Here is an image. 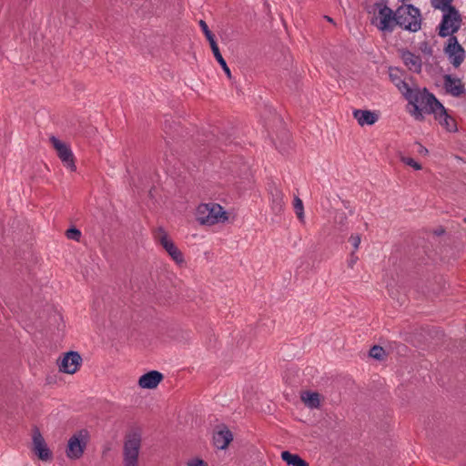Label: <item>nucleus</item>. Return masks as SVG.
I'll use <instances>...</instances> for the list:
<instances>
[{
	"instance_id": "nucleus-22",
	"label": "nucleus",
	"mask_w": 466,
	"mask_h": 466,
	"mask_svg": "<svg viewBox=\"0 0 466 466\" xmlns=\"http://www.w3.org/2000/svg\"><path fill=\"white\" fill-rule=\"evenodd\" d=\"M293 207L297 218L301 223H305L304 206L302 200L299 197L294 198Z\"/></svg>"
},
{
	"instance_id": "nucleus-32",
	"label": "nucleus",
	"mask_w": 466,
	"mask_h": 466,
	"mask_svg": "<svg viewBox=\"0 0 466 466\" xmlns=\"http://www.w3.org/2000/svg\"><path fill=\"white\" fill-rule=\"evenodd\" d=\"M206 37H207V39L208 40V42L210 44V47L212 49V52L215 51V50L219 49L218 45H217V43H216V41H215L214 35L211 32L207 34Z\"/></svg>"
},
{
	"instance_id": "nucleus-33",
	"label": "nucleus",
	"mask_w": 466,
	"mask_h": 466,
	"mask_svg": "<svg viewBox=\"0 0 466 466\" xmlns=\"http://www.w3.org/2000/svg\"><path fill=\"white\" fill-rule=\"evenodd\" d=\"M199 25H200V27H201V29H202V31H203V33L205 34V35H206L207 34H208V33H210V32H211V31L208 29V25H207V23H206L205 21L200 20V21H199Z\"/></svg>"
},
{
	"instance_id": "nucleus-29",
	"label": "nucleus",
	"mask_w": 466,
	"mask_h": 466,
	"mask_svg": "<svg viewBox=\"0 0 466 466\" xmlns=\"http://www.w3.org/2000/svg\"><path fill=\"white\" fill-rule=\"evenodd\" d=\"M401 161H402L404 164H406V165H408V166H410V167H413L415 170H420V169H421V166H420V164H419L417 161H415V160H414L413 158H411V157H401Z\"/></svg>"
},
{
	"instance_id": "nucleus-11",
	"label": "nucleus",
	"mask_w": 466,
	"mask_h": 466,
	"mask_svg": "<svg viewBox=\"0 0 466 466\" xmlns=\"http://www.w3.org/2000/svg\"><path fill=\"white\" fill-rule=\"evenodd\" d=\"M32 450L37 458L43 461H47L52 459V452L37 429L34 430L32 434Z\"/></svg>"
},
{
	"instance_id": "nucleus-28",
	"label": "nucleus",
	"mask_w": 466,
	"mask_h": 466,
	"mask_svg": "<svg viewBox=\"0 0 466 466\" xmlns=\"http://www.w3.org/2000/svg\"><path fill=\"white\" fill-rule=\"evenodd\" d=\"M349 242L352 245L353 247V251L356 252V250H358V248H360V242H361V237L360 234H352L350 235V237L349 238Z\"/></svg>"
},
{
	"instance_id": "nucleus-15",
	"label": "nucleus",
	"mask_w": 466,
	"mask_h": 466,
	"mask_svg": "<svg viewBox=\"0 0 466 466\" xmlns=\"http://www.w3.org/2000/svg\"><path fill=\"white\" fill-rule=\"evenodd\" d=\"M443 85L446 91L453 96H459L465 91L461 80L451 75H445L443 77Z\"/></svg>"
},
{
	"instance_id": "nucleus-10",
	"label": "nucleus",
	"mask_w": 466,
	"mask_h": 466,
	"mask_svg": "<svg viewBox=\"0 0 466 466\" xmlns=\"http://www.w3.org/2000/svg\"><path fill=\"white\" fill-rule=\"evenodd\" d=\"M444 52L447 55L450 62L458 67L465 58V51L459 44L455 36L449 37L447 44L444 47Z\"/></svg>"
},
{
	"instance_id": "nucleus-17",
	"label": "nucleus",
	"mask_w": 466,
	"mask_h": 466,
	"mask_svg": "<svg viewBox=\"0 0 466 466\" xmlns=\"http://www.w3.org/2000/svg\"><path fill=\"white\" fill-rule=\"evenodd\" d=\"M401 59L409 70L415 73L420 72L422 62L420 56H417L410 51H403L401 53Z\"/></svg>"
},
{
	"instance_id": "nucleus-34",
	"label": "nucleus",
	"mask_w": 466,
	"mask_h": 466,
	"mask_svg": "<svg viewBox=\"0 0 466 466\" xmlns=\"http://www.w3.org/2000/svg\"><path fill=\"white\" fill-rule=\"evenodd\" d=\"M419 152L420 154H427L428 153V149L422 146H420V149H419Z\"/></svg>"
},
{
	"instance_id": "nucleus-13",
	"label": "nucleus",
	"mask_w": 466,
	"mask_h": 466,
	"mask_svg": "<svg viewBox=\"0 0 466 466\" xmlns=\"http://www.w3.org/2000/svg\"><path fill=\"white\" fill-rule=\"evenodd\" d=\"M439 124L449 132L457 131V125L453 117L448 115L446 108L441 103L432 113Z\"/></svg>"
},
{
	"instance_id": "nucleus-27",
	"label": "nucleus",
	"mask_w": 466,
	"mask_h": 466,
	"mask_svg": "<svg viewBox=\"0 0 466 466\" xmlns=\"http://www.w3.org/2000/svg\"><path fill=\"white\" fill-rule=\"evenodd\" d=\"M66 235L67 238H69V239L79 241L80 237H81V232L76 228H71L66 230Z\"/></svg>"
},
{
	"instance_id": "nucleus-21",
	"label": "nucleus",
	"mask_w": 466,
	"mask_h": 466,
	"mask_svg": "<svg viewBox=\"0 0 466 466\" xmlns=\"http://www.w3.org/2000/svg\"><path fill=\"white\" fill-rule=\"evenodd\" d=\"M390 78L402 96L404 95V93L408 92V88L410 86L406 81L400 78V76H399V72L397 70H390Z\"/></svg>"
},
{
	"instance_id": "nucleus-4",
	"label": "nucleus",
	"mask_w": 466,
	"mask_h": 466,
	"mask_svg": "<svg viewBox=\"0 0 466 466\" xmlns=\"http://www.w3.org/2000/svg\"><path fill=\"white\" fill-rule=\"evenodd\" d=\"M420 13L411 5H401L396 10V25L405 30L417 32L420 29Z\"/></svg>"
},
{
	"instance_id": "nucleus-14",
	"label": "nucleus",
	"mask_w": 466,
	"mask_h": 466,
	"mask_svg": "<svg viewBox=\"0 0 466 466\" xmlns=\"http://www.w3.org/2000/svg\"><path fill=\"white\" fill-rule=\"evenodd\" d=\"M163 375L157 370H151L143 374L138 380V386L141 389L153 390L156 389L162 381Z\"/></svg>"
},
{
	"instance_id": "nucleus-30",
	"label": "nucleus",
	"mask_w": 466,
	"mask_h": 466,
	"mask_svg": "<svg viewBox=\"0 0 466 466\" xmlns=\"http://www.w3.org/2000/svg\"><path fill=\"white\" fill-rule=\"evenodd\" d=\"M187 466H208V464L199 458H192L187 461Z\"/></svg>"
},
{
	"instance_id": "nucleus-3",
	"label": "nucleus",
	"mask_w": 466,
	"mask_h": 466,
	"mask_svg": "<svg viewBox=\"0 0 466 466\" xmlns=\"http://www.w3.org/2000/svg\"><path fill=\"white\" fill-rule=\"evenodd\" d=\"M141 445L142 436L140 432L134 431L126 435L123 446L124 466H140L139 453Z\"/></svg>"
},
{
	"instance_id": "nucleus-20",
	"label": "nucleus",
	"mask_w": 466,
	"mask_h": 466,
	"mask_svg": "<svg viewBox=\"0 0 466 466\" xmlns=\"http://www.w3.org/2000/svg\"><path fill=\"white\" fill-rule=\"evenodd\" d=\"M280 457L289 466H309L299 455L288 451H282Z\"/></svg>"
},
{
	"instance_id": "nucleus-2",
	"label": "nucleus",
	"mask_w": 466,
	"mask_h": 466,
	"mask_svg": "<svg viewBox=\"0 0 466 466\" xmlns=\"http://www.w3.org/2000/svg\"><path fill=\"white\" fill-rule=\"evenodd\" d=\"M198 221L202 225L213 226L228 220V212L218 203L200 204L196 212Z\"/></svg>"
},
{
	"instance_id": "nucleus-9",
	"label": "nucleus",
	"mask_w": 466,
	"mask_h": 466,
	"mask_svg": "<svg viewBox=\"0 0 466 466\" xmlns=\"http://www.w3.org/2000/svg\"><path fill=\"white\" fill-rule=\"evenodd\" d=\"M49 141L64 166L71 171H76L75 157L69 145L54 136L50 137Z\"/></svg>"
},
{
	"instance_id": "nucleus-19",
	"label": "nucleus",
	"mask_w": 466,
	"mask_h": 466,
	"mask_svg": "<svg viewBox=\"0 0 466 466\" xmlns=\"http://www.w3.org/2000/svg\"><path fill=\"white\" fill-rule=\"evenodd\" d=\"M301 400L309 409H319L321 402V395L315 391H304L301 393Z\"/></svg>"
},
{
	"instance_id": "nucleus-1",
	"label": "nucleus",
	"mask_w": 466,
	"mask_h": 466,
	"mask_svg": "<svg viewBox=\"0 0 466 466\" xmlns=\"http://www.w3.org/2000/svg\"><path fill=\"white\" fill-rule=\"evenodd\" d=\"M403 96L411 106L409 113L414 119L421 121L424 119L423 114H432L441 102L436 96L430 93L426 88H420L417 86H410L408 92Z\"/></svg>"
},
{
	"instance_id": "nucleus-31",
	"label": "nucleus",
	"mask_w": 466,
	"mask_h": 466,
	"mask_svg": "<svg viewBox=\"0 0 466 466\" xmlns=\"http://www.w3.org/2000/svg\"><path fill=\"white\" fill-rule=\"evenodd\" d=\"M358 260H359V257L355 254L354 251H352L350 254L349 258L347 260L348 267L350 268H353L354 266L356 265V263L358 262Z\"/></svg>"
},
{
	"instance_id": "nucleus-7",
	"label": "nucleus",
	"mask_w": 466,
	"mask_h": 466,
	"mask_svg": "<svg viewBox=\"0 0 466 466\" xmlns=\"http://www.w3.org/2000/svg\"><path fill=\"white\" fill-rule=\"evenodd\" d=\"M371 23L380 31L383 33H391L397 26L396 11L393 12L386 5H379L378 12L374 15Z\"/></svg>"
},
{
	"instance_id": "nucleus-6",
	"label": "nucleus",
	"mask_w": 466,
	"mask_h": 466,
	"mask_svg": "<svg viewBox=\"0 0 466 466\" xmlns=\"http://www.w3.org/2000/svg\"><path fill=\"white\" fill-rule=\"evenodd\" d=\"M442 12L443 15L439 25V35L441 37L453 36L452 35L461 27V15L454 7L442 10Z\"/></svg>"
},
{
	"instance_id": "nucleus-23",
	"label": "nucleus",
	"mask_w": 466,
	"mask_h": 466,
	"mask_svg": "<svg viewBox=\"0 0 466 466\" xmlns=\"http://www.w3.org/2000/svg\"><path fill=\"white\" fill-rule=\"evenodd\" d=\"M213 55L216 58V60L218 62V64L221 66L223 71L226 73L227 76L230 79L231 78V72L229 67L228 66L225 59L223 58L222 55L220 54L219 49L213 51Z\"/></svg>"
},
{
	"instance_id": "nucleus-8",
	"label": "nucleus",
	"mask_w": 466,
	"mask_h": 466,
	"mask_svg": "<svg viewBox=\"0 0 466 466\" xmlns=\"http://www.w3.org/2000/svg\"><path fill=\"white\" fill-rule=\"evenodd\" d=\"M87 433L85 431H80L72 435L66 445V455L69 460L76 461L80 459L87 445Z\"/></svg>"
},
{
	"instance_id": "nucleus-12",
	"label": "nucleus",
	"mask_w": 466,
	"mask_h": 466,
	"mask_svg": "<svg viewBox=\"0 0 466 466\" xmlns=\"http://www.w3.org/2000/svg\"><path fill=\"white\" fill-rule=\"evenodd\" d=\"M82 362L80 354L76 351H69L66 353L59 362V370L67 373H76Z\"/></svg>"
},
{
	"instance_id": "nucleus-24",
	"label": "nucleus",
	"mask_w": 466,
	"mask_h": 466,
	"mask_svg": "<svg viewBox=\"0 0 466 466\" xmlns=\"http://www.w3.org/2000/svg\"><path fill=\"white\" fill-rule=\"evenodd\" d=\"M452 0H431V5L436 9L446 10L448 8H452L451 5Z\"/></svg>"
},
{
	"instance_id": "nucleus-5",
	"label": "nucleus",
	"mask_w": 466,
	"mask_h": 466,
	"mask_svg": "<svg viewBox=\"0 0 466 466\" xmlns=\"http://www.w3.org/2000/svg\"><path fill=\"white\" fill-rule=\"evenodd\" d=\"M155 238L179 268L186 266V260L183 253L176 246L174 241L170 239L164 228H158L156 230Z\"/></svg>"
},
{
	"instance_id": "nucleus-25",
	"label": "nucleus",
	"mask_w": 466,
	"mask_h": 466,
	"mask_svg": "<svg viewBox=\"0 0 466 466\" xmlns=\"http://www.w3.org/2000/svg\"><path fill=\"white\" fill-rule=\"evenodd\" d=\"M384 355V350L380 346H374L370 350V356L376 360H381Z\"/></svg>"
},
{
	"instance_id": "nucleus-26",
	"label": "nucleus",
	"mask_w": 466,
	"mask_h": 466,
	"mask_svg": "<svg viewBox=\"0 0 466 466\" xmlns=\"http://www.w3.org/2000/svg\"><path fill=\"white\" fill-rule=\"evenodd\" d=\"M283 208V201H282V195L281 193L278 192L273 198V208L279 212L282 210Z\"/></svg>"
},
{
	"instance_id": "nucleus-18",
	"label": "nucleus",
	"mask_w": 466,
	"mask_h": 466,
	"mask_svg": "<svg viewBox=\"0 0 466 466\" xmlns=\"http://www.w3.org/2000/svg\"><path fill=\"white\" fill-rule=\"evenodd\" d=\"M232 440L233 434L227 428H223L218 431L213 437L215 446L220 450L226 449L228 446V444L232 441Z\"/></svg>"
},
{
	"instance_id": "nucleus-16",
	"label": "nucleus",
	"mask_w": 466,
	"mask_h": 466,
	"mask_svg": "<svg viewBox=\"0 0 466 466\" xmlns=\"http://www.w3.org/2000/svg\"><path fill=\"white\" fill-rule=\"evenodd\" d=\"M353 117L361 127L371 126L379 120V115L370 110L355 109L352 112Z\"/></svg>"
},
{
	"instance_id": "nucleus-35",
	"label": "nucleus",
	"mask_w": 466,
	"mask_h": 466,
	"mask_svg": "<svg viewBox=\"0 0 466 466\" xmlns=\"http://www.w3.org/2000/svg\"><path fill=\"white\" fill-rule=\"evenodd\" d=\"M464 222H466V218H464Z\"/></svg>"
}]
</instances>
